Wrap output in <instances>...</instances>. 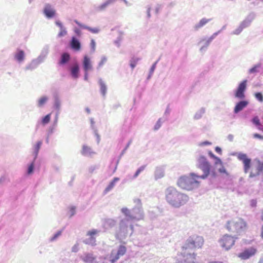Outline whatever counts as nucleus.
<instances>
[{
    "label": "nucleus",
    "instance_id": "nucleus-1",
    "mask_svg": "<svg viewBox=\"0 0 263 263\" xmlns=\"http://www.w3.org/2000/svg\"><path fill=\"white\" fill-rule=\"evenodd\" d=\"M225 228L230 233L235 234L236 236L241 235L248 228L247 221L241 217H235L228 220Z\"/></svg>",
    "mask_w": 263,
    "mask_h": 263
},
{
    "label": "nucleus",
    "instance_id": "nucleus-2",
    "mask_svg": "<svg viewBox=\"0 0 263 263\" xmlns=\"http://www.w3.org/2000/svg\"><path fill=\"white\" fill-rule=\"evenodd\" d=\"M200 178L195 173H190L189 175L180 177L177 181L178 185L183 190L191 191L200 185Z\"/></svg>",
    "mask_w": 263,
    "mask_h": 263
},
{
    "label": "nucleus",
    "instance_id": "nucleus-3",
    "mask_svg": "<svg viewBox=\"0 0 263 263\" xmlns=\"http://www.w3.org/2000/svg\"><path fill=\"white\" fill-rule=\"evenodd\" d=\"M204 242V240L202 236L196 234L193 235L185 240L181 247V250L184 254H186L189 252L201 249Z\"/></svg>",
    "mask_w": 263,
    "mask_h": 263
},
{
    "label": "nucleus",
    "instance_id": "nucleus-4",
    "mask_svg": "<svg viewBox=\"0 0 263 263\" xmlns=\"http://www.w3.org/2000/svg\"><path fill=\"white\" fill-rule=\"evenodd\" d=\"M167 202L175 207H179L185 204L188 200V197L180 193L175 189H168L166 195Z\"/></svg>",
    "mask_w": 263,
    "mask_h": 263
},
{
    "label": "nucleus",
    "instance_id": "nucleus-5",
    "mask_svg": "<svg viewBox=\"0 0 263 263\" xmlns=\"http://www.w3.org/2000/svg\"><path fill=\"white\" fill-rule=\"evenodd\" d=\"M198 167L200 169H201L203 172V174L199 176V178L202 179H204L209 176L210 174V170H211V165L210 163L207 161L206 158L204 156H200L198 158Z\"/></svg>",
    "mask_w": 263,
    "mask_h": 263
},
{
    "label": "nucleus",
    "instance_id": "nucleus-6",
    "mask_svg": "<svg viewBox=\"0 0 263 263\" xmlns=\"http://www.w3.org/2000/svg\"><path fill=\"white\" fill-rule=\"evenodd\" d=\"M237 238L236 236H233L231 235L224 234L219 240V243L223 249L225 250H229L234 246Z\"/></svg>",
    "mask_w": 263,
    "mask_h": 263
},
{
    "label": "nucleus",
    "instance_id": "nucleus-7",
    "mask_svg": "<svg viewBox=\"0 0 263 263\" xmlns=\"http://www.w3.org/2000/svg\"><path fill=\"white\" fill-rule=\"evenodd\" d=\"M196 254L189 252L184 254L182 251L180 253V259L177 263H198L195 261Z\"/></svg>",
    "mask_w": 263,
    "mask_h": 263
},
{
    "label": "nucleus",
    "instance_id": "nucleus-8",
    "mask_svg": "<svg viewBox=\"0 0 263 263\" xmlns=\"http://www.w3.org/2000/svg\"><path fill=\"white\" fill-rule=\"evenodd\" d=\"M126 252V248L125 246L121 245L118 248L117 252L113 250L110 255V261L112 263H114L120 257L125 254Z\"/></svg>",
    "mask_w": 263,
    "mask_h": 263
},
{
    "label": "nucleus",
    "instance_id": "nucleus-9",
    "mask_svg": "<svg viewBox=\"0 0 263 263\" xmlns=\"http://www.w3.org/2000/svg\"><path fill=\"white\" fill-rule=\"evenodd\" d=\"M257 253V249L255 247H250L245 249L243 251L238 254V257L242 260H246L253 256Z\"/></svg>",
    "mask_w": 263,
    "mask_h": 263
},
{
    "label": "nucleus",
    "instance_id": "nucleus-10",
    "mask_svg": "<svg viewBox=\"0 0 263 263\" xmlns=\"http://www.w3.org/2000/svg\"><path fill=\"white\" fill-rule=\"evenodd\" d=\"M99 233V231L96 229L91 230L87 232L86 235L88 236V238L85 239L84 242L86 244L91 245L92 246H95L96 243V238L95 236Z\"/></svg>",
    "mask_w": 263,
    "mask_h": 263
},
{
    "label": "nucleus",
    "instance_id": "nucleus-11",
    "mask_svg": "<svg viewBox=\"0 0 263 263\" xmlns=\"http://www.w3.org/2000/svg\"><path fill=\"white\" fill-rule=\"evenodd\" d=\"M238 159L241 161L244 165V172L247 173L251 168V159L248 158L247 155L245 154H239L238 155Z\"/></svg>",
    "mask_w": 263,
    "mask_h": 263
},
{
    "label": "nucleus",
    "instance_id": "nucleus-12",
    "mask_svg": "<svg viewBox=\"0 0 263 263\" xmlns=\"http://www.w3.org/2000/svg\"><path fill=\"white\" fill-rule=\"evenodd\" d=\"M263 171V164L258 162L252 166L250 177H254L259 175Z\"/></svg>",
    "mask_w": 263,
    "mask_h": 263
},
{
    "label": "nucleus",
    "instance_id": "nucleus-13",
    "mask_svg": "<svg viewBox=\"0 0 263 263\" xmlns=\"http://www.w3.org/2000/svg\"><path fill=\"white\" fill-rule=\"evenodd\" d=\"M247 80H245L239 84L235 94V96L236 98L239 99H242L245 98L244 92L247 87Z\"/></svg>",
    "mask_w": 263,
    "mask_h": 263
},
{
    "label": "nucleus",
    "instance_id": "nucleus-14",
    "mask_svg": "<svg viewBox=\"0 0 263 263\" xmlns=\"http://www.w3.org/2000/svg\"><path fill=\"white\" fill-rule=\"evenodd\" d=\"M44 13L48 18H52L56 14L55 10L49 4H46L44 9Z\"/></svg>",
    "mask_w": 263,
    "mask_h": 263
},
{
    "label": "nucleus",
    "instance_id": "nucleus-15",
    "mask_svg": "<svg viewBox=\"0 0 263 263\" xmlns=\"http://www.w3.org/2000/svg\"><path fill=\"white\" fill-rule=\"evenodd\" d=\"M83 66L85 72H88L92 69L90 59L87 55L84 57Z\"/></svg>",
    "mask_w": 263,
    "mask_h": 263
},
{
    "label": "nucleus",
    "instance_id": "nucleus-16",
    "mask_svg": "<svg viewBox=\"0 0 263 263\" xmlns=\"http://www.w3.org/2000/svg\"><path fill=\"white\" fill-rule=\"evenodd\" d=\"M82 260L86 263H94L96 257L92 253H86L81 256Z\"/></svg>",
    "mask_w": 263,
    "mask_h": 263
},
{
    "label": "nucleus",
    "instance_id": "nucleus-17",
    "mask_svg": "<svg viewBox=\"0 0 263 263\" xmlns=\"http://www.w3.org/2000/svg\"><path fill=\"white\" fill-rule=\"evenodd\" d=\"M70 46L72 49L75 51H79L81 49V43L79 40L75 37H72L71 42Z\"/></svg>",
    "mask_w": 263,
    "mask_h": 263
},
{
    "label": "nucleus",
    "instance_id": "nucleus-18",
    "mask_svg": "<svg viewBox=\"0 0 263 263\" xmlns=\"http://www.w3.org/2000/svg\"><path fill=\"white\" fill-rule=\"evenodd\" d=\"M248 102L246 101H242L238 102L235 107L234 112L237 113L248 105Z\"/></svg>",
    "mask_w": 263,
    "mask_h": 263
},
{
    "label": "nucleus",
    "instance_id": "nucleus-19",
    "mask_svg": "<svg viewBox=\"0 0 263 263\" xmlns=\"http://www.w3.org/2000/svg\"><path fill=\"white\" fill-rule=\"evenodd\" d=\"M14 58L18 62H22L25 59V53L24 51L18 49L17 52L14 54Z\"/></svg>",
    "mask_w": 263,
    "mask_h": 263
},
{
    "label": "nucleus",
    "instance_id": "nucleus-20",
    "mask_svg": "<svg viewBox=\"0 0 263 263\" xmlns=\"http://www.w3.org/2000/svg\"><path fill=\"white\" fill-rule=\"evenodd\" d=\"M112 0H107L104 3L97 7L96 9V11L100 12L104 10L105 8L112 2Z\"/></svg>",
    "mask_w": 263,
    "mask_h": 263
},
{
    "label": "nucleus",
    "instance_id": "nucleus-21",
    "mask_svg": "<svg viewBox=\"0 0 263 263\" xmlns=\"http://www.w3.org/2000/svg\"><path fill=\"white\" fill-rule=\"evenodd\" d=\"M79 67L78 64L74 65L71 69V73L74 78H77L79 76Z\"/></svg>",
    "mask_w": 263,
    "mask_h": 263
},
{
    "label": "nucleus",
    "instance_id": "nucleus-22",
    "mask_svg": "<svg viewBox=\"0 0 263 263\" xmlns=\"http://www.w3.org/2000/svg\"><path fill=\"white\" fill-rule=\"evenodd\" d=\"M209 21L210 20L206 19L205 18L201 19L200 21V22L194 26L195 29L196 30H198L199 28L203 27L206 23H208L209 22Z\"/></svg>",
    "mask_w": 263,
    "mask_h": 263
},
{
    "label": "nucleus",
    "instance_id": "nucleus-23",
    "mask_svg": "<svg viewBox=\"0 0 263 263\" xmlns=\"http://www.w3.org/2000/svg\"><path fill=\"white\" fill-rule=\"evenodd\" d=\"M69 54L67 53H64L61 56V60L60 61L59 64L61 65L65 64L69 61Z\"/></svg>",
    "mask_w": 263,
    "mask_h": 263
},
{
    "label": "nucleus",
    "instance_id": "nucleus-24",
    "mask_svg": "<svg viewBox=\"0 0 263 263\" xmlns=\"http://www.w3.org/2000/svg\"><path fill=\"white\" fill-rule=\"evenodd\" d=\"M99 83L100 86L101 92L103 96H105L107 90L106 86L102 79L99 80Z\"/></svg>",
    "mask_w": 263,
    "mask_h": 263
},
{
    "label": "nucleus",
    "instance_id": "nucleus-25",
    "mask_svg": "<svg viewBox=\"0 0 263 263\" xmlns=\"http://www.w3.org/2000/svg\"><path fill=\"white\" fill-rule=\"evenodd\" d=\"M119 180L118 178H115L109 183V184L106 187L105 190V192L107 193L110 191L115 186L116 182Z\"/></svg>",
    "mask_w": 263,
    "mask_h": 263
},
{
    "label": "nucleus",
    "instance_id": "nucleus-26",
    "mask_svg": "<svg viewBox=\"0 0 263 263\" xmlns=\"http://www.w3.org/2000/svg\"><path fill=\"white\" fill-rule=\"evenodd\" d=\"M75 22L79 26H80L81 27H83L84 28L87 29L88 30H89V31H90L92 33H98L99 31V30L97 28H91L87 27V26H83L81 24H80L77 21H75Z\"/></svg>",
    "mask_w": 263,
    "mask_h": 263
},
{
    "label": "nucleus",
    "instance_id": "nucleus-27",
    "mask_svg": "<svg viewBox=\"0 0 263 263\" xmlns=\"http://www.w3.org/2000/svg\"><path fill=\"white\" fill-rule=\"evenodd\" d=\"M92 153L91 149L87 145H83L82 151V154L84 155H89Z\"/></svg>",
    "mask_w": 263,
    "mask_h": 263
},
{
    "label": "nucleus",
    "instance_id": "nucleus-28",
    "mask_svg": "<svg viewBox=\"0 0 263 263\" xmlns=\"http://www.w3.org/2000/svg\"><path fill=\"white\" fill-rule=\"evenodd\" d=\"M48 98L46 97H41L38 101V105L39 106H42L47 101Z\"/></svg>",
    "mask_w": 263,
    "mask_h": 263
},
{
    "label": "nucleus",
    "instance_id": "nucleus-29",
    "mask_svg": "<svg viewBox=\"0 0 263 263\" xmlns=\"http://www.w3.org/2000/svg\"><path fill=\"white\" fill-rule=\"evenodd\" d=\"M50 120V114L47 115L46 116H45L42 121V123L43 124L45 125L49 122Z\"/></svg>",
    "mask_w": 263,
    "mask_h": 263
},
{
    "label": "nucleus",
    "instance_id": "nucleus-30",
    "mask_svg": "<svg viewBox=\"0 0 263 263\" xmlns=\"http://www.w3.org/2000/svg\"><path fill=\"white\" fill-rule=\"evenodd\" d=\"M255 98L260 102H263V96L261 92H256L254 95Z\"/></svg>",
    "mask_w": 263,
    "mask_h": 263
},
{
    "label": "nucleus",
    "instance_id": "nucleus-31",
    "mask_svg": "<svg viewBox=\"0 0 263 263\" xmlns=\"http://www.w3.org/2000/svg\"><path fill=\"white\" fill-rule=\"evenodd\" d=\"M121 211L125 216H128L130 218H133L130 215V212L128 209L126 208H122Z\"/></svg>",
    "mask_w": 263,
    "mask_h": 263
},
{
    "label": "nucleus",
    "instance_id": "nucleus-32",
    "mask_svg": "<svg viewBox=\"0 0 263 263\" xmlns=\"http://www.w3.org/2000/svg\"><path fill=\"white\" fill-rule=\"evenodd\" d=\"M252 122L257 127L260 126L261 125L260 120L258 117H254L252 119Z\"/></svg>",
    "mask_w": 263,
    "mask_h": 263
},
{
    "label": "nucleus",
    "instance_id": "nucleus-33",
    "mask_svg": "<svg viewBox=\"0 0 263 263\" xmlns=\"http://www.w3.org/2000/svg\"><path fill=\"white\" fill-rule=\"evenodd\" d=\"M66 34H67V31H66V29L64 28H63L60 29V31L59 32V34H58V36L62 37V36L66 35Z\"/></svg>",
    "mask_w": 263,
    "mask_h": 263
},
{
    "label": "nucleus",
    "instance_id": "nucleus-34",
    "mask_svg": "<svg viewBox=\"0 0 263 263\" xmlns=\"http://www.w3.org/2000/svg\"><path fill=\"white\" fill-rule=\"evenodd\" d=\"M41 145H42V142L41 141H39V142H37V143L35 145L34 149H35V153H36V154H37L39 149H40Z\"/></svg>",
    "mask_w": 263,
    "mask_h": 263
},
{
    "label": "nucleus",
    "instance_id": "nucleus-35",
    "mask_svg": "<svg viewBox=\"0 0 263 263\" xmlns=\"http://www.w3.org/2000/svg\"><path fill=\"white\" fill-rule=\"evenodd\" d=\"M145 166H142L139 168L134 175V177H137L139 175V174L145 169Z\"/></svg>",
    "mask_w": 263,
    "mask_h": 263
},
{
    "label": "nucleus",
    "instance_id": "nucleus-36",
    "mask_svg": "<svg viewBox=\"0 0 263 263\" xmlns=\"http://www.w3.org/2000/svg\"><path fill=\"white\" fill-rule=\"evenodd\" d=\"M33 168H34V164H33V162H32L30 164V165L28 167V172H27L28 174H31L33 172Z\"/></svg>",
    "mask_w": 263,
    "mask_h": 263
},
{
    "label": "nucleus",
    "instance_id": "nucleus-37",
    "mask_svg": "<svg viewBox=\"0 0 263 263\" xmlns=\"http://www.w3.org/2000/svg\"><path fill=\"white\" fill-rule=\"evenodd\" d=\"M246 26L245 23H243L241 25V26L238 28V29L235 30V33L238 34L241 31L242 29Z\"/></svg>",
    "mask_w": 263,
    "mask_h": 263
},
{
    "label": "nucleus",
    "instance_id": "nucleus-38",
    "mask_svg": "<svg viewBox=\"0 0 263 263\" xmlns=\"http://www.w3.org/2000/svg\"><path fill=\"white\" fill-rule=\"evenodd\" d=\"M259 67V65H255L249 70L250 73H255L257 71V68Z\"/></svg>",
    "mask_w": 263,
    "mask_h": 263
},
{
    "label": "nucleus",
    "instance_id": "nucleus-39",
    "mask_svg": "<svg viewBox=\"0 0 263 263\" xmlns=\"http://www.w3.org/2000/svg\"><path fill=\"white\" fill-rule=\"evenodd\" d=\"M107 61V59L105 57H103L101 59V61L99 63V66L101 67Z\"/></svg>",
    "mask_w": 263,
    "mask_h": 263
},
{
    "label": "nucleus",
    "instance_id": "nucleus-40",
    "mask_svg": "<svg viewBox=\"0 0 263 263\" xmlns=\"http://www.w3.org/2000/svg\"><path fill=\"white\" fill-rule=\"evenodd\" d=\"M61 235V231H58L55 235L51 238V241L54 240L57 238Z\"/></svg>",
    "mask_w": 263,
    "mask_h": 263
},
{
    "label": "nucleus",
    "instance_id": "nucleus-41",
    "mask_svg": "<svg viewBox=\"0 0 263 263\" xmlns=\"http://www.w3.org/2000/svg\"><path fill=\"white\" fill-rule=\"evenodd\" d=\"M253 137L255 138H258L260 139H263V136H261L258 134H254L253 135Z\"/></svg>",
    "mask_w": 263,
    "mask_h": 263
},
{
    "label": "nucleus",
    "instance_id": "nucleus-42",
    "mask_svg": "<svg viewBox=\"0 0 263 263\" xmlns=\"http://www.w3.org/2000/svg\"><path fill=\"white\" fill-rule=\"evenodd\" d=\"M161 126V122H160V121L159 120V121L157 122V123H156V125H155V130H157L158 129H159V127H160Z\"/></svg>",
    "mask_w": 263,
    "mask_h": 263
},
{
    "label": "nucleus",
    "instance_id": "nucleus-43",
    "mask_svg": "<svg viewBox=\"0 0 263 263\" xmlns=\"http://www.w3.org/2000/svg\"><path fill=\"white\" fill-rule=\"evenodd\" d=\"M90 45H91V46L93 49V50H95V46H96V43H95V42L94 40H92L91 41V43H90Z\"/></svg>",
    "mask_w": 263,
    "mask_h": 263
},
{
    "label": "nucleus",
    "instance_id": "nucleus-44",
    "mask_svg": "<svg viewBox=\"0 0 263 263\" xmlns=\"http://www.w3.org/2000/svg\"><path fill=\"white\" fill-rule=\"evenodd\" d=\"M219 172L220 173H225V174H227V171L225 169V168L224 167H222L221 168H219Z\"/></svg>",
    "mask_w": 263,
    "mask_h": 263
},
{
    "label": "nucleus",
    "instance_id": "nucleus-45",
    "mask_svg": "<svg viewBox=\"0 0 263 263\" xmlns=\"http://www.w3.org/2000/svg\"><path fill=\"white\" fill-rule=\"evenodd\" d=\"M55 24L58 26H59L60 28V29L64 28L62 23H61L60 22L56 21Z\"/></svg>",
    "mask_w": 263,
    "mask_h": 263
},
{
    "label": "nucleus",
    "instance_id": "nucleus-46",
    "mask_svg": "<svg viewBox=\"0 0 263 263\" xmlns=\"http://www.w3.org/2000/svg\"><path fill=\"white\" fill-rule=\"evenodd\" d=\"M215 159L216 160V162H215L216 164H218V163L221 164L222 163L221 160L218 157H216Z\"/></svg>",
    "mask_w": 263,
    "mask_h": 263
},
{
    "label": "nucleus",
    "instance_id": "nucleus-47",
    "mask_svg": "<svg viewBox=\"0 0 263 263\" xmlns=\"http://www.w3.org/2000/svg\"><path fill=\"white\" fill-rule=\"evenodd\" d=\"M209 156H210L211 158H214V159H215L216 158V156L215 155H214V154H213V153H212V152H210L209 153Z\"/></svg>",
    "mask_w": 263,
    "mask_h": 263
},
{
    "label": "nucleus",
    "instance_id": "nucleus-48",
    "mask_svg": "<svg viewBox=\"0 0 263 263\" xmlns=\"http://www.w3.org/2000/svg\"><path fill=\"white\" fill-rule=\"evenodd\" d=\"M159 171L158 170V171H157V173H156V178H157V179H158V178H160V177H163V175H161L159 176Z\"/></svg>",
    "mask_w": 263,
    "mask_h": 263
},
{
    "label": "nucleus",
    "instance_id": "nucleus-49",
    "mask_svg": "<svg viewBox=\"0 0 263 263\" xmlns=\"http://www.w3.org/2000/svg\"><path fill=\"white\" fill-rule=\"evenodd\" d=\"M78 249V245H75L73 248H72V251L73 252H76Z\"/></svg>",
    "mask_w": 263,
    "mask_h": 263
},
{
    "label": "nucleus",
    "instance_id": "nucleus-50",
    "mask_svg": "<svg viewBox=\"0 0 263 263\" xmlns=\"http://www.w3.org/2000/svg\"><path fill=\"white\" fill-rule=\"evenodd\" d=\"M136 65V62H131V63H130V66L132 67V68H134L135 67Z\"/></svg>",
    "mask_w": 263,
    "mask_h": 263
},
{
    "label": "nucleus",
    "instance_id": "nucleus-51",
    "mask_svg": "<svg viewBox=\"0 0 263 263\" xmlns=\"http://www.w3.org/2000/svg\"><path fill=\"white\" fill-rule=\"evenodd\" d=\"M258 130L263 132V126L261 124L260 126H257Z\"/></svg>",
    "mask_w": 263,
    "mask_h": 263
},
{
    "label": "nucleus",
    "instance_id": "nucleus-52",
    "mask_svg": "<svg viewBox=\"0 0 263 263\" xmlns=\"http://www.w3.org/2000/svg\"><path fill=\"white\" fill-rule=\"evenodd\" d=\"M215 151H216V152H217L218 153H221V150L220 148H219L218 147H216Z\"/></svg>",
    "mask_w": 263,
    "mask_h": 263
},
{
    "label": "nucleus",
    "instance_id": "nucleus-53",
    "mask_svg": "<svg viewBox=\"0 0 263 263\" xmlns=\"http://www.w3.org/2000/svg\"><path fill=\"white\" fill-rule=\"evenodd\" d=\"M88 79V72H85V80H87Z\"/></svg>",
    "mask_w": 263,
    "mask_h": 263
},
{
    "label": "nucleus",
    "instance_id": "nucleus-54",
    "mask_svg": "<svg viewBox=\"0 0 263 263\" xmlns=\"http://www.w3.org/2000/svg\"><path fill=\"white\" fill-rule=\"evenodd\" d=\"M261 236L262 238H263V226H262V229H261Z\"/></svg>",
    "mask_w": 263,
    "mask_h": 263
},
{
    "label": "nucleus",
    "instance_id": "nucleus-55",
    "mask_svg": "<svg viewBox=\"0 0 263 263\" xmlns=\"http://www.w3.org/2000/svg\"><path fill=\"white\" fill-rule=\"evenodd\" d=\"M76 32L78 34H80V31L79 30H77L76 31Z\"/></svg>",
    "mask_w": 263,
    "mask_h": 263
},
{
    "label": "nucleus",
    "instance_id": "nucleus-56",
    "mask_svg": "<svg viewBox=\"0 0 263 263\" xmlns=\"http://www.w3.org/2000/svg\"><path fill=\"white\" fill-rule=\"evenodd\" d=\"M55 104L57 106H59V103L58 102V101H57L55 103Z\"/></svg>",
    "mask_w": 263,
    "mask_h": 263
},
{
    "label": "nucleus",
    "instance_id": "nucleus-57",
    "mask_svg": "<svg viewBox=\"0 0 263 263\" xmlns=\"http://www.w3.org/2000/svg\"><path fill=\"white\" fill-rule=\"evenodd\" d=\"M154 67H155V65H153L152 68V70H154Z\"/></svg>",
    "mask_w": 263,
    "mask_h": 263
},
{
    "label": "nucleus",
    "instance_id": "nucleus-58",
    "mask_svg": "<svg viewBox=\"0 0 263 263\" xmlns=\"http://www.w3.org/2000/svg\"><path fill=\"white\" fill-rule=\"evenodd\" d=\"M212 263H222V262H212Z\"/></svg>",
    "mask_w": 263,
    "mask_h": 263
},
{
    "label": "nucleus",
    "instance_id": "nucleus-59",
    "mask_svg": "<svg viewBox=\"0 0 263 263\" xmlns=\"http://www.w3.org/2000/svg\"><path fill=\"white\" fill-rule=\"evenodd\" d=\"M262 219L263 220V213H262Z\"/></svg>",
    "mask_w": 263,
    "mask_h": 263
},
{
    "label": "nucleus",
    "instance_id": "nucleus-60",
    "mask_svg": "<svg viewBox=\"0 0 263 263\" xmlns=\"http://www.w3.org/2000/svg\"><path fill=\"white\" fill-rule=\"evenodd\" d=\"M209 143L208 142H205V144H209Z\"/></svg>",
    "mask_w": 263,
    "mask_h": 263
}]
</instances>
